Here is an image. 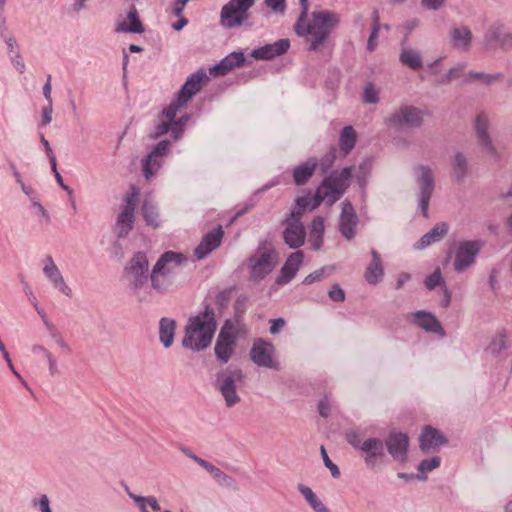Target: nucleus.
I'll return each mask as SVG.
<instances>
[{
  "label": "nucleus",
  "instance_id": "nucleus-36",
  "mask_svg": "<svg viewBox=\"0 0 512 512\" xmlns=\"http://www.w3.org/2000/svg\"><path fill=\"white\" fill-rule=\"evenodd\" d=\"M504 79V74L502 72L496 73H485V72H476L470 71L465 75L466 82H480L484 85L490 86L495 83L501 82Z\"/></svg>",
  "mask_w": 512,
  "mask_h": 512
},
{
  "label": "nucleus",
  "instance_id": "nucleus-42",
  "mask_svg": "<svg viewBox=\"0 0 512 512\" xmlns=\"http://www.w3.org/2000/svg\"><path fill=\"white\" fill-rule=\"evenodd\" d=\"M355 143L356 132L354 128L352 126L344 127L339 139L340 150L344 153V155H347L354 148Z\"/></svg>",
  "mask_w": 512,
  "mask_h": 512
},
{
  "label": "nucleus",
  "instance_id": "nucleus-5",
  "mask_svg": "<svg viewBox=\"0 0 512 512\" xmlns=\"http://www.w3.org/2000/svg\"><path fill=\"white\" fill-rule=\"evenodd\" d=\"M256 0H230L220 13V22L226 28L241 26L250 17V9Z\"/></svg>",
  "mask_w": 512,
  "mask_h": 512
},
{
  "label": "nucleus",
  "instance_id": "nucleus-25",
  "mask_svg": "<svg viewBox=\"0 0 512 512\" xmlns=\"http://www.w3.org/2000/svg\"><path fill=\"white\" fill-rule=\"evenodd\" d=\"M409 318H411L417 326L421 327L427 332H432L439 335L445 334L440 322L433 314L429 312L418 311L411 313Z\"/></svg>",
  "mask_w": 512,
  "mask_h": 512
},
{
  "label": "nucleus",
  "instance_id": "nucleus-1",
  "mask_svg": "<svg viewBox=\"0 0 512 512\" xmlns=\"http://www.w3.org/2000/svg\"><path fill=\"white\" fill-rule=\"evenodd\" d=\"M301 13L294 25V31L302 37L309 50H316L329 37L332 30L338 25L339 17L328 10L313 11L308 14V0H299Z\"/></svg>",
  "mask_w": 512,
  "mask_h": 512
},
{
  "label": "nucleus",
  "instance_id": "nucleus-29",
  "mask_svg": "<svg viewBox=\"0 0 512 512\" xmlns=\"http://www.w3.org/2000/svg\"><path fill=\"white\" fill-rule=\"evenodd\" d=\"M419 440L420 448L425 452L435 450L446 443L445 437L438 430L430 426L424 428Z\"/></svg>",
  "mask_w": 512,
  "mask_h": 512
},
{
  "label": "nucleus",
  "instance_id": "nucleus-11",
  "mask_svg": "<svg viewBox=\"0 0 512 512\" xmlns=\"http://www.w3.org/2000/svg\"><path fill=\"white\" fill-rule=\"evenodd\" d=\"M484 246L482 240H468L459 242L454 258V269L457 272H463L474 264L477 255Z\"/></svg>",
  "mask_w": 512,
  "mask_h": 512
},
{
  "label": "nucleus",
  "instance_id": "nucleus-10",
  "mask_svg": "<svg viewBox=\"0 0 512 512\" xmlns=\"http://www.w3.org/2000/svg\"><path fill=\"white\" fill-rule=\"evenodd\" d=\"M139 192L132 188L125 198V205L118 215L115 230L118 237H125L132 230L135 222V209L138 204Z\"/></svg>",
  "mask_w": 512,
  "mask_h": 512
},
{
  "label": "nucleus",
  "instance_id": "nucleus-18",
  "mask_svg": "<svg viewBox=\"0 0 512 512\" xmlns=\"http://www.w3.org/2000/svg\"><path fill=\"white\" fill-rule=\"evenodd\" d=\"M235 346V336L226 328H222L214 348L217 359L222 363H227L234 353Z\"/></svg>",
  "mask_w": 512,
  "mask_h": 512
},
{
  "label": "nucleus",
  "instance_id": "nucleus-37",
  "mask_svg": "<svg viewBox=\"0 0 512 512\" xmlns=\"http://www.w3.org/2000/svg\"><path fill=\"white\" fill-rule=\"evenodd\" d=\"M325 231L324 220L321 217L315 218L311 223L309 233V243L313 250H319L323 244V234Z\"/></svg>",
  "mask_w": 512,
  "mask_h": 512
},
{
  "label": "nucleus",
  "instance_id": "nucleus-16",
  "mask_svg": "<svg viewBox=\"0 0 512 512\" xmlns=\"http://www.w3.org/2000/svg\"><path fill=\"white\" fill-rule=\"evenodd\" d=\"M274 346L262 339L255 341L251 349V359L262 367L278 369V363L273 360Z\"/></svg>",
  "mask_w": 512,
  "mask_h": 512
},
{
  "label": "nucleus",
  "instance_id": "nucleus-40",
  "mask_svg": "<svg viewBox=\"0 0 512 512\" xmlns=\"http://www.w3.org/2000/svg\"><path fill=\"white\" fill-rule=\"evenodd\" d=\"M469 171L467 158L460 152L453 156L452 177L455 181L461 182L467 176Z\"/></svg>",
  "mask_w": 512,
  "mask_h": 512
},
{
  "label": "nucleus",
  "instance_id": "nucleus-27",
  "mask_svg": "<svg viewBox=\"0 0 512 512\" xmlns=\"http://www.w3.org/2000/svg\"><path fill=\"white\" fill-rule=\"evenodd\" d=\"M245 62V56L242 52H232L223 58L219 64L210 68V73L215 76H223L235 69L240 67Z\"/></svg>",
  "mask_w": 512,
  "mask_h": 512
},
{
  "label": "nucleus",
  "instance_id": "nucleus-64",
  "mask_svg": "<svg viewBox=\"0 0 512 512\" xmlns=\"http://www.w3.org/2000/svg\"><path fill=\"white\" fill-rule=\"evenodd\" d=\"M329 297L333 300V301H337V302H342L344 301L345 299V293L344 291L338 287V286H334L330 291H329Z\"/></svg>",
  "mask_w": 512,
  "mask_h": 512
},
{
  "label": "nucleus",
  "instance_id": "nucleus-56",
  "mask_svg": "<svg viewBox=\"0 0 512 512\" xmlns=\"http://www.w3.org/2000/svg\"><path fill=\"white\" fill-rule=\"evenodd\" d=\"M321 454H322L325 466L330 470L332 476L334 478H337L340 475L339 468L337 467L336 464H334L330 460V458L328 457L327 452H326V450H325V448L323 446L321 447Z\"/></svg>",
  "mask_w": 512,
  "mask_h": 512
},
{
  "label": "nucleus",
  "instance_id": "nucleus-55",
  "mask_svg": "<svg viewBox=\"0 0 512 512\" xmlns=\"http://www.w3.org/2000/svg\"><path fill=\"white\" fill-rule=\"evenodd\" d=\"M442 282V275L440 269H436L431 275L425 280V285L428 289L432 290L439 286Z\"/></svg>",
  "mask_w": 512,
  "mask_h": 512
},
{
  "label": "nucleus",
  "instance_id": "nucleus-60",
  "mask_svg": "<svg viewBox=\"0 0 512 512\" xmlns=\"http://www.w3.org/2000/svg\"><path fill=\"white\" fill-rule=\"evenodd\" d=\"M43 322H44V325L47 328L51 338L54 339L55 342L58 339H60L61 337H63L62 334L57 330L55 325L49 321V319L47 318L46 315H43Z\"/></svg>",
  "mask_w": 512,
  "mask_h": 512
},
{
  "label": "nucleus",
  "instance_id": "nucleus-34",
  "mask_svg": "<svg viewBox=\"0 0 512 512\" xmlns=\"http://www.w3.org/2000/svg\"><path fill=\"white\" fill-rule=\"evenodd\" d=\"M317 167L315 159H309L308 161L300 164L294 169L293 178L297 185H303L308 182L312 177Z\"/></svg>",
  "mask_w": 512,
  "mask_h": 512
},
{
  "label": "nucleus",
  "instance_id": "nucleus-7",
  "mask_svg": "<svg viewBox=\"0 0 512 512\" xmlns=\"http://www.w3.org/2000/svg\"><path fill=\"white\" fill-rule=\"evenodd\" d=\"M243 378V373L239 369H227L218 374L217 388L228 407H233L240 402V396L237 394V385L243 382Z\"/></svg>",
  "mask_w": 512,
  "mask_h": 512
},
{
  "label": "nucleus",
  "instance_id": "nucleus-52",
  "mask_svg": "<svg viewBox=\"0 0 512 512\" xmlns=\"http://www.w3.org/2000/svg\"><path fill=\"white\" fill-rule=\"evenodd\" d=\"M379 29H380L379 15L377 12H374L373 27H372L370 37L368 39V44H367L368 49L370 51H373L377 46V37H378Z\"/></svg>",
  "mask_w": 512,
  "mask_h": 512
},
{
  "label": "nucleus",
  "instance_id": "nucleus-45",
  "mask_svg": "<svg viewBox=\"0 0 512 512\" xmlns=\"http://www.w3.org/2000/svg\"><path fill=\"white\" fill-rule=\"evenodd\" d=\"M32 352L34 354L41 353L45 356V358L47 359L49 373L51 376H55V375L59 374L57 360H56L55 356L48 349H46L42 345H34L32 347Z\"/></svg>",
  "mask_w": 512,
  "mask_h": 512
},
{
  "label": "nucleus",
  "instance_id": "nucleus-47",
  "mask_svg": "<svg viewBox=\"0 0 512 512\" xmlns=\"http://www.w3.org/2000/svg\"><path fill=\"white\" fill-rule=\"evenodd\" d=\"M489 348L495 354H499L501 351L507 349L508 348L507 335L503 332L497 333L495 335V337L492 339Z\"/></svg>",
  "mask_w": 512,
  "mask_h": 512
},
{
  "label": "nucleus",
  "instance_id": "nucleus-15",
  "mask_svg": "<svg viewBox=\"0 0 512 512\" xmlns=\"http://www.w3.org/2000/svg\"><path fill=\"white\" fill-rule=\"evenodd\" d=\"M499 46L508 51L512 49V33L507 31L502 25H492L484 35V47L486 50Z\"/></svg>",
  "mask_w": 512,
  "mask_h": 512
},
{
  "label": "nucleus",
  "instance_id": "nucleus-30",
  "mask_svg": "<svg viewBox=\"0 0 512 512\" xmlns=\"http://www.w3.org/2000/svg\"><path fill=\"white\" fill-rule=\"evenodd\" d=\"M161 268L160 264L154 265L150 274L151 287L159 293L166 292L174 282L173 277L160 272Z\"/></svg>",
  "mask_w": 512,
  "mask_h": 512
},
{
  "label": "nucleus",
  "instance_id": "nucleus-24",
  "mask_svg": "<svg viewBox=\"0 0 512 512\" xmlns=\"http://www.w3.org/2000/svg\"><path fill=\"white\" fill-rule=\"evenodd\" d=\"M289 47L290 42L288 39H280L274 43L266 44L260 48L254 49L252 56L255 59L269 60L286 53Z\"/></svg>",
  "mask_w": 512,
  "mask_h": 512
},
{
  "label": "nucleus",
  "instance_id": "nucleus-54",
  "mask_svg": "<svg viewBox=\"0 0 512 512\" xmlns=\"http://www.w3.org/2000/svg\"><path fill=\"white\" fill-rule=\"evenodd\" d=\"M186 121H187V117H182L178 120H174V121L170 122L169 131H171L174 139H178L181 136Z\"/></svg>",
  "mask_w": 512,
  "mask_h": 512
},
{
  "label": "nucleus",
  "instance_id": "nucleus-6",
  "mask_svg": "<svg viewBox=\"0 0 512 512\" xmlns=\"http://www.w3.org/2000/svg\"><path fill=\"white\" fill-rule=\"evenodd\" d=\"M347 441L355 449L364 453V461L368 467H374L377 461L385 456L383 442L378 438L362 440L358 433L349 432L347 434Z\"/></svg>",
  "mask_w": 512,
  "mask_h": 512
},
{
  "label": "nucleus",
  "instance_id": "nucleus-33",
  "mask_svg": "<svg viewBox=\"0 0 512 512\" xmlns=\"http://www.w3.org/2000/svg\"><path fill=\"white\" fill-rule=\"evenodd\" d=\"M116 31L126 33H142L144 31L135 7H132L127 18L118 24Z\"/></svg>",
  "mask_w": 512,
  "mask_h": 512
},
{
  "label": "nucleus",
  "instance_id": "nucleus-50",
  "mask_svg": "<svg viewBox=\"0 0 512 512\" xmlns=\"http://www.w3.org/2000/svg\"><path fill=\"white\" fill-rule=\"evenodd\" d=\"M187 103H181L179 102V96L177 97V99L172 102L169 106H167L163 112H162V118L165 119L166 121L168 122H172L174 121L175 119V116L178 112V110L181 108V107H184Z\"/></svg>",
  "mask_w": 512,
  "mask_h": 512
},
{
  "label": "nucleus",
  "instance_id": "nucleus-43",
  "mask_svg": "<svg viewBox=\"0 0 512 512\" xmlns=\"http://www.w3.org/2000/svg\"><path fill=\"white\" fill-rule=\"evenodd\" d=\"M298 489L315 512H330L311 488L304 485H299Z\"/></svg>",
  "mask_w": 512,
  "mask_h": 512
},
{
  "label": "nucleus",
  "instance_id": "nucleus-41",
  "mask_svg": "<svg viewBox=\"0 0 512 512\" xmlns=\"http://www.w3.org/2000/svg\"><path fill=\"white\" fill-rule=\"evenodd\" d=\"M129 496L135 501L141 512H170L169 510L161 511L157 499L153 496L143 497L129 493Z\"/></svg>",
  "mask_w": 512,
  "mask_h": 512
},
{
  "label": "nucleus",
  "instance_id": "nucleus-62",
  "mask_svg": "<svg viewBox=\"0 0 512 512\" xmlns=\"http://www.w3.org/2000/svg\"><path fill=\"white\" fill-rule=\"evenodd\" d=\"M465 70L464 65H457L453 68H451L448 73L446 74V81L449 82L454 79H458L463 75V72Z\"/></svg>",
  "mask_w": 512,
  "mask_h": 512
},
{
  "label": "nucleus",
  "instance_id": "nucleus-13",
  "mask_svg": "<svg viewBox=\"0 0 512 512\" xmlns=\"http://www.w3.org/2000/svg\"><path fill=\"white\" fill-rule=\"evenodd\" d=\"M415 171L417 174L416 182L420 189V207L424 216H426L434 190V173L430 167L424 165L418 166Z\"/></svg>",
  "mask_w": 512,
  "mask_h": 512
},
{
  "label": "nucleus",
  "instance_id": "nucleus-12",
  "mask_svg": "<svg viewBox=\"0 0 512 512\" xmlns=\"http://www.w3.org/2000/svg\"><path fill=\"white\" fill-rule=\"evenodd\" d=\"M148 268V259L142 252L135 254L130 260L126 267V277L134 290H139L146 284Z\"/></svg>",
  "mask_w": 512,
  "mask_h": 512
},
{
  "label": "nucleus",
  "instance_id": "nucleus-2",
  "mask_svg": "<svg viewBox=\"0 0 512 512\" xmlns=\"http://www.w3.org/2000/svg\"><path fill=\"white\" fill-rule=\"evenodd\" d=\"M216 327L214 313L206 309L189 319L182 345L193 351L206 349L211 344Z\"/></svg>",
  "mask_w": 512,
  "mask_h": 512
},
{
  "label": "nucleus",
  "instance_id": "nucleus-17",
  "mask_svg": "<svg viewBox=\"0 0 512 512\" xmlns=\"http://www.w3.org/2000/svg\"><path fill=\"white\" fill-rule=\"evenodd\" d=\"M449 41L452 48L468 52L473 42V34L471 29L465 25H455L449 30Z\"/></svg>",
  "mask_w": 512,
  "mask_h": 512
},
{
  "label": "nucleus",
  "instance_id": "nucleus-20",
  "mask_svg": "<svg viewBox=\"0 0 512 512\" xmlns=\"http://www.w3.org/2000/svg\"><path fill=\"white\" fill-rule=\"evenodd\" d=\"M223 230L221 226L213 229L208 232L199 243V245L195 248V256L198 260L204 259L208 254H210L213 250H215L222 241L223 238Z\"/></svg>",
  "mask_w": 512,
  "mask_h": 512
},
{
  "label": "nucleus",
  "instance_id": "nucleus-39",
  "mask_svg": "<svg viewBox=\"0 0 512 512\" xmlns=\"http://www.w3.org/2000/svg\"><path fill=\"white\" fill-rule=\"evenodd\" d=\"M170 146V142L168 140L160 141L151 153L146 157L143 164V172L147 179L151 177V162L154 158H162L166 155L168 148Z\"/></svg>",
  "mask_w": 512,
  "mask_h": 512
},
{
  "label": "nucleus",
  "instance_id": "nucleus-59",
  "mask_svg": "<svg viewBox=\"0 0 512 512\" xmlns=\"http://www.w3.org/2000/svg\"><path fill=\"white\" fill-rule=\"evenodd\" d=\"M265 4L276 13H284L286 9V0H265Z\"/></svg>",
  "mask_w": 512,
  "mask_h": 512
},
{
  "label": "nucleus",
  "instance_id": "nucleus-8",
  "mask_svg": "<svg viewBox=\"0 0 512 512\" xmlns=\"http://www.w3.org/2000/svg\"><path fill=\"white\" fill-rule=\"evenodd\" d=\"M422 122V110L409 105L399 107L385 119V124L393 128H417Z\"/></svg>",
  "mask_w": 512,
  "mask_h": 512
},
{
  "label": "nucleus",
  "instance_id": "nucleus-21",
  "mask_svg": "<svg viewBox=\"0 0 512 512\" xmlns=\"http://www.w3.org/2000/svg\"><path fill=\"white\" fill-rule=\"evenodd\" d=\"M358 218L352 204L348 201L342 203V211L340 215V231L342 235L351 240L356 234Z\"/></svg>",
  "mask_w": 512,
  "mask_h": 512
},
{
  "label": "nucleus",
  "instance_id": "nucleus-35",
  "mask_svg": "<svg viewBox=\"0 0 512 512\" xmlns=\"http://www.w3.org/2000/svg\"><path fill=\"white\" fill-rule=\"evenodd\" d=\"M176 329V322L171 319L164 317L159 322V338L164 347L168 348L174 341Z\"/></svg>",
  "mask_w": 512,
  "mask_h": 512
},
{
  "label": "nucleus",
  "instance_id": "nucleus-31",
  "mask_svg": "<svg viewBox=\"0 0 512 512\" xmlns=\"http://www.w3.org/2000/svg\"><path fill=\"white\" fill-rule=\"evenodd\" d=\"M448 232V225L446 223H439L435 225L428 233L423 235L416 243L417 249H423L433 243L439 242Z\"/></svg>",
  "mask_w": 512,
  "mask_h": 512
},
{
  "label": "nucleus",
  "instance_id": "nucleus-46",
  "mask_svg": "<svg viewBox=\"0 0 512 512\" xmlns=\"http://www.w3.org/2000/svg\"><path fill=\"white\" fill-rule=\"evenodd\" d=\"M143 217L147 225L157 228L159 226V215L156 207L149 201H145L142 206Z\"/></svg>",
  "mask_w": 512,
  "mask_h": 512
},
{
  "label": "nucleus",
  "instance_id": "nucleus-38",
  "mask_svg": "<svg viewBox=\"0 0 512 512\" xmlns=\"http://www.w3.org/2000/svg\"><path fill=\"white\" fill-rule=\"evenodd\" d=\"M371 254L373 259L371 264L366 269L365 278L368 283L376 284L381 280L383 276V268L379 253L375 250H372Z\"/></svg>",
  "mask_w": 512,
  "mask_h": 512
},
{
  "label": "nucleus",
  "instance_id": "nucleus-58",
  "mask_svg": "<svg viewBox=\"0 0 512 512\" xmlns=\"http://www.w3.org/2000/svg\"><path fill=\"white\" fill-rule=\"evenodd\" d=\"M10 61L12 62L14 68L20 73L23 74L25 72L26 66L24 60L22 58L21 53L12 54L9 56Z\"/></svg>",
  "mask_w": 512,
  "mask_h": 512
},
{
  "label": "nucleus",
  "instance_id": "nucleus-51",
  "mask_svg": "<svg viewBox=\"0 0 512 512\" xmlns=\"http://www.w3.org/2000/svg\"><path fill=\"white\" fill-rule=\"evenodd\" d=\"M363 100L365 103L376 104L379 102V90L374 84L369 83L365 86L363 92Z\"/></svg>",
  "mask_w": 512,
  "mask_h": 512
},
{
  "label": "nucleus",
  "instance_id": "nucleus-22",
  "mask_svg": "<svg viewBox=\"0 0 512 512\" xmlns=\"http://www.w3.org/2000/svg\"><path fill=\"white\" fill-rule=\"evenodd\" d=\"M408 437L403 433H392L386 440L389 454L394 460L404 462L407 458Z\"/></svg>",
  "mask_w": 512,
  "mask_h": 512
},
{
  "label": "nucleus",
  "instance_id": "nucleus-49",
  "mask_svg": "<svg viewBox=\"0 0 512 512\" xmlns=\"http://www.w3.org/2000/svg\"><path fill=\"white\" fill-rule=\"evenodd\" d=\"M31 203H32L33 208L35 209L36 215L38 216V221L41 224H46V225L49 224L51 222L50 215H49L48 211L41 205L38 197H32Z\"/></svg>",
  "mask_w": 512,
  "mask_h": 512
},
{
  "label": "nucleus",
  "instance_id": "nucleus-53",
  "mask_svg": "<svg viewBox=\"0 0 512 512\" xmlns=\"http://www.w3.org/2000/svg\"><path fill=\"white\" fill-rule=\"evenodd\" d=\"M440 465V458L439 457H432L430 459L423 460L418 467V470L420 472H430Z\"/></svg>",
  "mask_w": 512,
  "mask_h": 512
},
{
  "label": "nucleus",
  "instance_id": "nucleus-26",
  "mask_svg": "<svg viewBox=\"0 0 512 512\" xmlns=\"http://www.w3.org/2000/svg\"><path fill=\"white\" fill-rule=\"evenodd\" d=\"M304 254L302 251L292 253L283 265L280 275L278 276V284L288 283L297 273L303 262Z\"/></svg>",
  "mask_w": 512,
  "mask_h": 512
},
{
  "label": "nucleus",
  "instance_id": "nucleus-9",
  "mask_svg": "<svg viewBox=\"0 0 512 512\" xmlns=\"http://www.w3.org/2000/svg\"><path fill=\"white\" fill-rule=\"evenodd\" d=\"M489 127L490 122L488 116L485 113H479L474 123L477 144L485 157L496 160L499 154L489 134Z\"/></svg>",
  "mask_w": 512,
  "mask_h": 512
},
{
  "label": "nucleus",
  "instance_id": "nucleus-57",
  "mask_svg": "<svg viewBox=\"0 0 512 512\" xmlns=\"http://www.w3.org/2000/svg\"><path fill=\"white\" fill-rule=\"evenodd\" d=\"M4 41L8 47V55L19 53L18 43L12 34L3 35Z\"/></svg>",
  "mask_w": 512,
  "mask_h": 512
},
{
  "label": "nucleus",
  "instance_id": "nucleus-3",
  "mask_svg": "<svg viewBox=\"0 0 512 512\" xmlns=\"http://www.w3.org/2000/svg\"><path fill=\"white\" fill-rule=\"evenodd\" d=\"M277 264L275 251L266 245L260 246L248 259L250 278L260 281L270 274Z\"/></svg>",
  "mask_w": 512,
  "mask_h": 512
},
{
  "label": "nucleus",
  "instance_id": "nucleus-32",
  "mask_svg": "<svg viewBox=\"0 0 512 512\" xmlns=\"http://www.w3.org/2000/svg\"><path fill=\"white\" fill-rule=\"evenodd\" d=\"M323 201L326 202V198H324L323 193L319 192L318 188L315 194L308 193L307 195L297 198V209L293 210L292 212H299L301 217L303 211L313 210L317 208Z\"/></svg>",
  "mask_w": 512,
  "mask_h": 512
},
{
  "label": "nucleus",
  "instance_id": "nucleus-48",
  "mask_svg": "<svg viewBox=\"0 0 512 512\" xmlns=\"http://www.w3.org/2000/svg\"><path fill=\"white\" fill-rule=\"evenodd\" d=\"M334 270V267L333 266H325V267H322L314 272H312L311 274H309L305 279H304V284H312L314 282H317V281H321L323 278H325L326 276H328L329 274H331Z\"/></svg>",
  "mask_w": 512,
  "mask_h": 512
},
{
  "label": "nucleus",
  "instance_id": "nucleus-44",
  "mask_svg": "<svg viewBox=\"0 0 512 512\" xmlns=\"http://www.w3.org/2000/svg\"><path fill=\"white\" fill-rule=\"evenodd\" d=\"M400 61L402 64L408 66L413 70L422 68V59L420 54L409 48H404L400 54Z\"/></svg>",
  "mask_w": 512,
  "mask_h": 512
},
{
  "label": "nucleus",
  "instance_id": "nucleus-4",
  "mask_svg": "<svg viewBox=\"0 0 512 512\" xmlns=\"http://www.w3.org/2000/svg\"><path fill=\"white\" fill-rule=\"evenodd\" d=\"M352 168L345 167L339 172H333L319 186V192L324 194L328 205L334 204L350 185Z\"/></svg>",
  "mask_w": 512,
  "mask_h": 512
},
{
  "label": "nucleus",
  "instance_id": "nucleus-23",
  "mask_svg": "<svg viewBox=\"0 0 512 512\" xmlns=\"http://www.w3.org/2000/svg\"><path fill=\"white\" fill-rule=\"evenodd\" d=\"M45 276L51 281L53 286L66 296L71 295V288L65 283V280L56 266L51 256H47L43 266Z\"/></svg>",
  "mask_w": 512,
  "mask_h": 512
},
{
  "label": "nucleus",
  "instance_id": "nucleus-28",
  "mask_svg": "<svg viewBox=\"0 0 512 512\" xmlns=\"http://www.w3.org/2000/svg\"><path fill=\"white\" fill-rule=\"evenodd\" d=\"M186 261V257L177 252L167 251L165 252L156 262L155 265H159L162 267L160 272L165 273L166 275L173 277L176 270Z\"/></svg>",
  "mask_w": 512,
  "mask_h": 512
},
{
  "label": "nucleus",
  "instance_id": "nucleus-14",
  "mask_svg": "<svg viewBox=\"0 0 512 512\" xmlns=\"http://www.w3.org/2000/svg\"><path fill=\"white\" fill-rule=\"evenodd\" d=\"M300 219L299 212H292L284 230L285 243L293 249L299 248L305 241L306 233Z\"/></svg>",
  "mask_w": 512,
  "mask_h": 512
},
{
  "label": "nucleus",
  "instance_id": "nucleus-63",
  "mask_svg": "<svg viewBox=\"0 0 512 512\" xmlns=\"http://www.w3.org/2000/svg\"><path fill=\"white\" fill-rule=\"evenodd\" d=\"M446 0H421V5L428 10H438L444 4Z\"/></svg>",
  "mask_w": 512,
  "mask_h": 512
},
{
  "label": "nucleus",
  "instance_id": "nucleus-19",
  "mask_svg": "<svg viewBox=\"0 0 512 512\" xmlns=\"http://www.w3.org/2000/svg\"><path fill=\"white\" fill-rule=\"evenodd\" d=\"M209 78L204 70H199L192 74L185 82L178 93L179 102L188 103V101L201 90L203 83Z\"/></svg>",
  "mask_w": 512,
  "mask_h": 512
},
{
  "label": "nucleus",
  "instance_id": "nucleus-61",
  "mask_svg": "<svg viewBox=\"0 0 512 512\" xmlns=\"http://www.w3.org/2000/svg\"><path fill=\"white\" fill-rule=\"evenodd\" d=\"M14 176L16 182L21 186L22 191L31 199L32 197H37L35 191L31 186L25 185L21 179V176L18 171H14Z\"/></svg>",
  "mask_w": 512,
  "mask_h": 512
}]
</instances>
